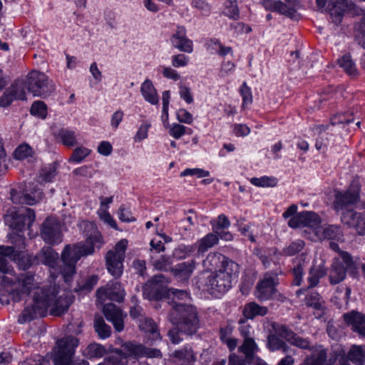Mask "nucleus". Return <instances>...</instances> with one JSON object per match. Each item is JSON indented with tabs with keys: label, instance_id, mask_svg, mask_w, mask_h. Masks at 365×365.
Masks as SVG:
<instances>
[{
	"label": "nucleus",
	"instance_id": "43",
	"mask_svg": "<svg viewBox=\"0 0 365 365\" xmlns=\"http://www.w3.org/2000/svg\"><path fill=\"white\" fill-rule=\"evenodd\" d=\"M250 182L257 187H274L277 184V180L274 177L262 176L260 178H251Z\"/></svg>",
	"mask_w": 365,
	"mask_h": 365
},
{
	"label": "nucleus",
	"instance_id": "24",
	"mask_svg": "<svg viewBox=\"0 0 365 365\" xmlns=\"http://www.w3.org/2000/svg\"><path fill=\"white\" fill-rule=\"evenodd\" d=\"M263 5L267 10L276 11L290 17L292 16L295 12L294 8H292L291 6H288L287 4H284L281 1L263 0Z\"/></svg>",
	"mask_w": 365,
	"mask_h": 365
},
{
	"label": "nucleus",
	"instance_id": "46",
	"mask_svg": "<svg viewBox=\"0 0 365 365\" xmlns=\"http://www.w3.org/2000/svg\"><path fill=\"white\" fill-rule=\"evenodd\" d=\"M172 263V257L168 255H162L159 259H154L152 262L154 268L160 271L169 270Z\"/></svg>",
	"mask_w": 365,
	"mask_h": 365
},
{
	"label": "nucleus",
	"instance_id": "3",
	"mask_svg": "<svg viewBox=\"0 0 365 365\" xmlns=\"http://www.w3.org/2000/svg\"><path fill=\"white\" fill-rule=\"evenodd\" d=\"M79 227L86 237V242L67 245L61 255L64 264L62 274L66 282H70L72 275L76 272V264L81 257L92 254L95 247L99 248L101 245V236L94 223L82 221Z\"/></svg>",
	"mask_w": 365,
	"mask_h": 365
},
{
	"label": "nucleus",
	"instance_id": "6",
	"mask_svg": "<svg viewBox=\"0 0 365 365\" xmlns=\"http://www.w3.org/2000/svg\"><path fill=\"white\" fill-rule=\"evenodd\" d=\"M38 90L52 91L56 90V85L43 73L34 71L29 73L26 80L15 81L9 91H38Z\"/></svg>",
	"mask_w": 365,
	"mask_h": 365
},
{
	"label": "nucleus",
	"instance_id": "47",
	"mask_svg": "<svg viewBox=\"0 0 365 365\" xmlns=\"http://www.w3.org/2000/svg\"><path fill=\"white\" fill-rule=\"evenodd\" d=\"M30 113L32 115L45 119L47 115L46 105L43 101H35L31 107Z\"/></svg>",
	"mask_w": 365,
	"mask_h": 365
},
{
	"label": "nucleus",
	"instance_id": "58",
	"mask_svg": "<svg viewBox=\"0 0 365 365\" xmlns=\"http://www.w3.org/2000/svg\"><path fill=\"white\" fill-rule=\"evenodd\" d=\"M98 213L101 220H103L105 222L110 225L112 227L116 228L115 221L113 219V217L106 208L99 209Z\"/></svg>",
	"mask_w": 365,
	"mask_h": 365
},
{
	"label": "nucleus",
	"instance_id": "14",
	"mask_svg": "<svg viewBox=\"0 0 365 365\" xmlns=\"http://www.w3.org/2000/svg\"><path fill=\"white\" fill-rule=\"evenodd\" d=\"M165 278L163 274L153 277L143 288V296L149 299H162L167 293L163 283Z\"/></svg>",
	"mask_w": 365,
	"mask_h": 365
},
{
	"label": "nucleus",
	"instance_id": "57",
	"mask_svg": "<svg viewBox=\"0 0 365 365\" xmlns=\"http://www.w3.org/2000/svg\"><path fill=\"white\" fill-rule=\"evenodd\" d=\"M150 125V123L148 122L143 123L136 133L134 140L137 142L145 139L148 137V131Z\"/></svg>",
	"mask_w": 365,
	"mask_h": 365
},
{
	"label": "nucleus",
	"instance_id": "36",
	"mask_svg": "<svg viewBox=\"0 0 365 365\" xmlns=\"http://www.w3.org/2000/svg\"><path fill=\"white\" fill-rule=\"evenodd\" d=\"M106 354V348L98 343L90 344L83 351V355L88 359L101 358Z\"/></svg>",
	"mask_w": 365,
	"mask_h": 365
},
{
	"label": "nucleus",
	"instance_id": "54",
	"mask_svg": "<svg viewBox=\"0 0 365 365\" xmlns=\"http://www.w3.org/2000/svg\"><path fill=\"white\" fill-rule=\"evenodd\" d=\"M128 361L127 356L115 354L107 358L103 365H128Z\"/></svg>",
	"mask_w": 365,
	"mask_h": 365
},
{
	"label": "nucleus",
	"instance_id": "23",
	"mask_svg": "<svg viewBox=\"0 0 365 365\" xmlns=\"http://www.w3.org/2000/svg\"><path fill=\"white\" fill-rule=\"evenodd\" d=\"M173 356L176 365H194L197 359L191 346H185L173 352Z\"/></svg>",
	"mask_w": 365,
	"mask_h": 365
},
{
	"label": "nucleus",
	"instance_id": "53",
	"mask_svg": "<svg viewBox=\"0 0 365 365\" xmlns=\"http://www.w3.org/2000/svg\"><path fill=\"white\" fill-rule=\"evenodd\" d=\"M91 153V150L84 147L76 148L69 158L70 162L80 163Z\"/></svg>",
	"mask_w": 365,
	"mask_h": 365
},
{
	"label": "nucleus",
	"instance_id": "38",
	"mask_svg": "<svg viewBox=\"0 0 365 365\" xmlns=\"http://www.w3.org/2000/svg\"><path fill=\"white\" fill-rule=\"evenodd\" d=\"M219 241L218 236L216 233H209L202 238L198 242L197 252L198 254L204 253L209 248H211Z\"/></svg>",
	"mask_w": 365,
	"mask_h": 365
},
{
	"label": "nucleus",
	"instance_id": "16",
	"mask_svg": "<svg viewBox=\"0 0 365 365\" xmlns=\"http://www.w3.org/2000/svg\"><path fill=\"white\" fill-rule=\"evenodd\" d=\"M97 297L104 301L106 299L120 302L124 299L125 291L120 284L116 281H110L106 287L98 289Z\"/></svg>",
	"mask_w": 365,
	"mask_h": 365
},
{
	"label": "nucleus",
	"instance_id": "30",
	"mask_svg": "<svg viewBox=\"0 0 365 365\" xmlns=\"http://www.w3.org/2000/svg\"><path fill=\"white\" fill-rule=\"evenodd\" d=\"M139 327L141 330L149 334V339L156 341L160 339V334L155 322L150 318L143 317L140 319Z\"/></svg>",
	"mask_w": 365,
	"mask_h": 365
},
{
	"label": "nucleus",
	"instance_id": "64",
	"mask_svg": "<svg viewBox=\"0 0 365 365\" xmlns=\"http://www.w3.org/2000/svg\"><path fill=\"white\" fill-rule=\"evenodd\" d=\"M222 43L218 39L210 38L205 43V46L208 51H210L212 53H216L218 54V50L221 47Z\"/></svg>",
	"mask_w": 365,
	"mask_h": 365
},
{
	"label": "nucleus",
	"instance_id": "42",
	"mask_svg": "<svg viewBox=\"0 0 365 365\" xmlns=\"http://www.w3.org/2000/svg\"><path fill=\"white\" fill-rule=\"evenodd\" d=\"M303 217V226L309 227L314 233V228L318 226H321L320 217L318 215L312 212L304 211L302 212Z\"/></svg>",
	"mask_w": 365,
	"mask_h": 365
},
{
	"label": "nucleus",
	"instance_id": "44",
	"mask_svg": "<svg viewBox=\"0 0 365 365\" xmlns=\"http://www.w3.org/2000/svg\"><path fill=\"white\" fill-rule=\"evenodd\" d=\"M267 346L274 351L282 349L284 353L288 351L289 346L275 335H269L267 338Z\"/></svg>",
	"mask_w": 365,
	"mask_h": 365
},
{
	"label": "nucleus",
	"instance_id": "28",
	"mask_svg": "<svg viewBox=\"0 0 365 365\" xmlns=\"http://www.w3.org/2000/svg\"><path fill=\"white\" fill-rule=\"evenodd\" d=\"M346 268L342 262L334 260L331 264L329 272V282L331 284H336L342 282L346 277Z\"/></svg>",
	"mask_w": 365,
	"mask_h": 365
},
{
	"label": "nucleus",
	"instance_id": "31",
	"mask_svg": "<svg viewBox=\"0 0 365 365\" xmlns=\"http://www.w3.org/2000/svg\"><path fill=\"white\" fill-rule=\"evenodd\" d=\"M337 63L339 67L341 68L349 76L354 77L359 74L355 63L352 60L350 54L347 53L344 55L337 60Z\"/></svg>",
	"mask_w": 365,
	"mask_h": 365
},
{
	"label": "nucleus",
	"instance_id": "27",
	"mask_svg": "<svg viewBox=\"0 0 365 365\" xmlns=\"http://www.w3.org/2000/svg\"><path fill=\"white\" fill-rule=\"evenodd\" d=\"M227 262H233L227 259L225 255L217 253H210L205 259L203 260V265L206 269H212L215 268H223Z\"/></svg>",
	"mask_w": 365,
	"mask_h": 365
},
{
	"label": "nucleus",
	"instance_id": "51",
	"mask_svg": "<svg viewBox=\"0 0 365 365\" xmlns=\"http://www.w3.org/2000/svg\"><path fill=\"white\" fill-rule=\"evenodd\" d=\"M305 245V243L302 240H297L292 242L288 247L283 249V253L287 256L294 255L302 250Z\"/></svg>",
	"mask_w": 365,
	"mask_h": 365
},
{
	"label": "nucleus",
	"instance_id": "9",
	"mask_svg": "<svg viewBox=\"0 0 365 365\" xmlns=\"http://www.w3.org/2000/svg\"><path fill=\"white\" fill-rule=\"evenodd\" d=\"M36 218L34 211L31 208H22L16 210L15 208L9 209L4 215V221L11 229L18 232L22 231L26 226L29 228Z\"/></svg>",
	"mask_w": 365,
	"mask_h": 365
},
{
	"label": "nucleus",
	"instance_id": "32",
	"mask_svg": "<svg viewBox=\"0 0 365 365\" xmlns=\"http://www.w3.org/2000/svg\"><path fill=\"white\" fill-rule=\"evenodd\" d=\"M327 274L326 268L322 266H312L309 272V277L307 282L309 283L308 288H312L316 287L319 279L323 278Z\"/></svg>",
	"mask_w": 365,
	"mask_h": 365
},
{
	"label": "nucleus",
	"instance_id": "49",
	"mask_svg": "<svg viewBox=\"0 0 365 365\" xmlns=\"http://www.w3.org/2000/svg\"><path fill=\"white\" fill-rule=\"evenodd\" d=\"M33 150L27 144H22L18 146L14 152V157L16 160H24L32 156Z\"/></svg>",
	"mask_w": 365,
	"mask_h": 365
},
{
	"label": "nucleus",
	"instance_id": "40",
	"mask_svg": "<svg viewBox=\"0 0 365 365\" xmlns=\"http://www.w3.org/2000/svg\"><path fill=\"white\" fill-rule=\"evenodd\" d=\"M305 303L308 307H312L317 310L323 311L324 309V302L317 292H311L307 295Z\"/></svg>",
	"mask_w": 365,
	"mask_h": 365
},
{
	"label": "nucleus",
	"instance_id": "59",
	"mask_svg": "<svg viewBox=\"0 0 365 365\" xmlns=\"http://www.w3.org/2000/svg\"><path fill=\"white\" fill-rule=\"evenodd\" d=\"M239 323L240 324L239 330L245 339L251 337L252 327L249 324L247 323V319H240Z\"/></svg>",
	"mask_w": 365,
	"mask_h": 365
},
{
	"label": "nucleus",
	"instance_id": "20",
	"mask_svg": "<svg viewBox=\"0 0 365 365\" xmlns=\"http://www.w3.org/2000/svg\"><path fill=\"white\" fill-rule=\"evenodd\" d=\"M314 235L319 240H335L343 241L344 234L341 227L336 225H324L314 228Z\"/></svg>",
	"mask_w": 365,
	"mask_h": 365
},
{
	"label": "nucleus",
	"instance_id": "18",
	"mask_svg": "<svg viewBox=\"0 0 365 365\" xmlns=\"http://www.w3.org/2000/svg\"><path fill=\"white\" fill-rule=\"evenodd\" d=\"M275 332L295 346L302 349H310L311 343L308 339L297 335L285 325H277L275 327Z\"/></svg>",
	"mask_w": 365,
	"mask_h": 365
},
{
	"label": "nucleus",
	"instance_id": "19",
	"mask_svg": "<svg viewBox=\"0 0 365 365\" xmlns=\"http://www.w3.org/2000/svg\"><path fill=\"white\" fill-rule=\"evenodd\" d=\"M103 314L106 318L112 322L117 331H121L124 329V319L126 314L117 307L114 304H107L103 307Z\"/></svg>",
	"mask_w": 365,
	"mask_h": 365
},
{
	"label": "nucleus",
	"instance_id": "34",
	"mask_svg": "<svg viewBox=\"0 0 365 365\" xmlns=\"http://www.w3.org/2000/svg\"><path fill=\"white\" fill-rule=\"evenodd\" d=\"M93 326L96 332L101 339H106L110 336L111 328L105 322L103 317L96 315L95 317Z\"/></svg>",
	"mask_w": 365,
	"mask_h": 365
},
{
	"label": "nucleus",
	"instance_id": "5",
	"mask_svg": "<svg viewBox=\"0 0 365 365\" xmlns=\"http://www.w3.org/2000/svg\"><path fill=\"white\" fill-rule=\"evenodd\" d=\"M238 272V264L235 262H227L223 268H220L207 277L205 285L212 294L219 297L231 288L232 282Z\"/></svg>",
	"mask_w": 365,
	"mask_h": 365
},
{
	"label": "nucleus",
	"instance_id": "25",
	"mask_svg": "<svg viewBox=\"0 0 365 365\" xmlns=\"http://www.w3.org/2000/svg\"><path fill=\"white\" fill-rule=\"evenodd\" d=\"M268 313L266 307L260 306L255 302L247 303L243 308L242 314L246 319H253L257 316L264 317Z\"/></svg>",
	"mask_w": 365,
	"mask_h": 365
},
{
	"label": "nucleus",
	"instance_id": "35",
	"mask_svg": "<svg viewBox=\"0 0 365 365\" xmlns=\"http://www.w3.org/2000/svg\"><path fill=\"white\" fill-rule=\"evenodd\" d=\"M168 297L165 298V300L167 301V303L170 304L171 309H173V306L175 302L177 304H182L178 302L179 300H185L189 298V294L186 291L184 290H178L174 289H170L167 290Z\"/></svg>",
	"mask_w": 365,
	"mask_h": 365
},
{
	"label": "nucleus",
	"instance_id": "61",
	"mask_svg": "<svg viewBox=\"0 0 365 365\" xmlns=\"http://www.w3.org/2000/svg\"><path fill=\"white\" fill-rule=\"evenodd\" d=\"M98 280V276L92 275L88 277L82 286L79 287V289L90 292L96 285Z\"/></svg>",
	"mask_w": 365,
	"mask_h": 365
},
{
	"label": "nucleus",
	"instance_id": "26",
	"mask_svg": "<svg viewBox=\"0 0 365 365\" xmlns=\"http://www.w3.org/2000/svg\"><path fill=\"white\" fill-rule=\"evenodd\" d=\"M36 258L38 263L53 267L58 259V254L51 247H43L36 255Z\"/></svg>",
	"mask_w": 365,
	"mask_h": 365
},
{
	"label": "nucleus",
	"instance_id": "48",
	"mask_svg": "<svg viewBox=\"0 0 365 365\" xmlns=\"http://www.w3.org/2000/svg\"><path fill=\"white\" fill-rule=\"evenodd\" d=\"M257 349V346L252 337L245 338L243 344L240 347V350L244 353L247 357L252 356Z\"/></svg>",
	"mask_w": 365,
	"mask_h": 365
},
{
	"label": "nucleus",
	"instance_id": "1",
	"mask_svg": "<svg viewBox=\"0 0 365 365\" xmlns=\"http://www.w3.org/2000/svg\"><path fill=\"white\" fill-rule=\"evenodd\" d=\"M37 282L38 286L31 291H34L32 304L26 307L19 317L18 321L21 324L44 317L48 309L52 315L60 316L68 310L72 303V298L67 294L57 297L58 287H39L40 282L38 280Z\"/></svg>",
	"mask_w": 365,
	"mask_h": 365
},
{
	"label": "nucleus",
	"instance_id": "52",
	"mask_svg": "<svg viewBox=\"0 0 365 365\" xmlns=\"http://www.w3.org/2000/svg\"><path fill=\"white\" fill-rule=\"evenodd\" d=\"M353 115V111L336 114L331 118V123L333 125L337 124L350 123L354 120V118H352Z\"/></svg>",
	"mask_w": 365,
	"mask_h": 365
},
{
	"label": "nucleus",
	"instance_id": "13",
	"mask_svg": "<svg viewBox=\"0 0 365 365\" xmlns=\"http://www.w3.org/2000/svg\"><path fill=\"white\" fill-rule=\"evenodd\" d=\"M341 222L349 228L355 230L359 235H365V211L360 212L347 210L342 212Z\"/></svg>",
	"mask_w": 365,
	"mask_h": 365
},
{
	"label": "nucleus",
	"instance_id": "62",
	"mask_svg": "<svg viewBox=\"0 0 365 365\" xmlns=\"http://www.w3.org/2000/svg\"><path fill=\"white\" fill-rule=\"evenodd\" d=\"M178 120L181 123L190 124L192 122V115L185 109H180L177 113Z\"/></svg>",
	"mask_w": 365,
	"mask_h": 365
},
{
	"label": "nucleus",
	"instance_id": "4",
	"mask_svg": "<svg viewBox=\"0 0 365 365\" xmlns=\"http://www.w3.org/2000/svg\"><path fill=\"white\" fill-rule=\"evenodd\" d=\"M173 309L170 311V321L182 333L192 335L197 332L199 328L197 311L190 304H177L175 302Z\"/></svg>",
	"mask_w": 365,
	"mask_h": 365
},
{
	"label": "nucleus",
	"instance_id": "12",
	"mask_svg": "<svg viewBox=\"0 0 365 365\" xmlns=\"http://www.w3.org/2000/svg\"><path fill=\"white\" fill-rule=\"evenodd\" d=\"M359 199V185L357 182H353L344 192H337L335 195L334 207L335 210H343L349 205L357 202Z\"/></svg>",
	"mask_w": 365,
	"mask_h": 365
},
{
	"label": "nucleus",
	"instance_id": "50",
	"mask_svg": "<svg viewBox=\"0 0 365 365\" xmlns=\"http://www.w3.org/2000/svg\"><path fill=\"white\" fill-rule=\"evenodd\" d=\"M210 223L215 233H218V230L221 229H227L230 226V220L223 214L220 215L216 220H212Z\"/></svg>",
	"mask_w": 365,
	"mask_h": 365
},
{
	"label": "nucleus",
	"instance_id": "55",
	"mask_svg": "<svg viewBox=\"0 0 365 365\" xmlns=\"http://www.w3.org/2000/svg\"><path fill=\"white\" fill-rule=\"evenodd\" d=\"M56 175V168L54 165H49L41 169L39 177L44 182H51Z\"/></svg>",
	"mask_w": 365,
	"mask_h": 365
},
{
	"label": "nucleus",
	"instance_id": "56",
	"mask_svg": "<svg viewBox=\"0 0 365 365\" xmlns=\"http://www.w3.org/2000/svg\"><path fill=\"white\" fill-rule=\"evenodd\" d=\"M187 175H196L197 178L207 177L210 175L209 171L200 169V168H187L182 173L180 176Z\"/></svg>",
	"mask_w": 365,
	"mask_h": 365
},
{
	"label": "nucleus",
	"instance_id": "60",
	"mask_svg": "<svg viewBox=\"0 0 365 365\" xmlns=\"http://www.w3.org/2000/svg\"><path fill=\"white\" fill-rule=\"evenodd\" d=\"M188 58L184 54H178L172 57V65L174 67H183L187 66Z\"/></svg>",
	"mask_w": 365,
	"mask_h": 365
},
{
	"label": "nucleus",
	"instance_id": "21",
	"mask_svg": "<svg viewBox=\"0 0 365 365\" xmlns=\"http://www.w3.org/2000/svg\"><path fill=\"white\" fill-rule=\"evenodd\" d=\"M319 8L323 9L326 6L331 16H334L336 21H340L346 6V0H316Z\"/></svg>",
	"mask_w": 365,
	"mask_h": 365
},
{
	"label": "nucleus",
	"instance_id": "2",
	"mask_svg": "<svg viewBox=\"0 0 365 365\" xmlns=\"http://www.w3.org/2000/svg\"><path fill=\"white\" fill-rule=\"evenodd\" d=\"M19 250L13 246H0V284L6 288H10V294L14 302L21 300L23 296H27L38 286L34 273L27 272L17 276L8 258L14 259Z\"/></svg>",
	"mask_w": 365,
	"mask_h": 365
},
{
	"label": "nucleus",
	"instance_id": "41",
	"mask_svg": "<svg viewBox=\"0 0 365 365\" xmlns=\"http://www.w3.org/2000/svg\"><path fill=\"white\" fill-rule=\"evenodd\" d=\"M224 14L231 19H239L240 10L237 6V0H227L225 2Z\"/></svg>",
	"mask_w": 365,
	"mask_h": 365
},
{
	"label": "nucleus",
	"instance_id": "22",
	"mask_svg": "<svg viewBox=\"0 0 365 365\" xmlns=\"http://www.w3.org/2000/svg\"><path fill=\"white\" fill-rule=\"evenodd\" d=\"M345 322L351 326V329L365 336V315L357 312L346 313L343 316Z\"/></svg>",
	"mask_w": 365,
	"mask_h": 365
},
{
	"label": "nucleus",
	"instance_id": "17",
	"mask_svg": "<svg viewBox=\"0 0 365 365\" xmlns=\"http://www.w3.org/2000/svg\"><path fill=\"white\" fill-rule=\"evenodd\" d=\"M172 46L180 51L190 53L193 51L192 41L187 37L186 29L182 26H178L175 31L170 37Z\"/></svg>",
	"mask_w": 365,
	"mask_h": 365
},
{
	"label": "nucleus",
	"instance_id": "45",
	"mask_svg": "<svg viewBox=\"0 0 365 365\" xmlns=\"http://www.w3.org/2000/svg\"><path fill=\"white\" fill-rule=\"evenodd\" d=\"M58 135L66 146L73 147L77 143L74 131L62 129L59 131Z\"/></svg>",
	"mask_w": 365,
	"mask_h": 365
},
{
	"label": "nucleus",
	"instance_id": "11",
	"mask_svg": "<svg viewBox=\"0 0 365 365\" xmlns=\"http://www.w3.org/2000/svg\"><path fill=\"white\" fill-rule=\"evenodd\" d=\"M276 273L267 272L263 278L260 279L255 292V297L260 301H267L272 299L277 293L276 286L279 283Z\"/></svg>",
	"mask_w": 365,
	"mask_h": 365
},
{
	"label": "nucleus",
	"instance_id": "7",
	"mask_svg": "<svg viewBox=\"0 0 365 365\" xmlns=\"http://www.w3.org/2000/svg\"><path fill=\"white\" fill-rule=\"evenodd\" d=\"M42 197L43 192L32 183L19 184L10 190V198L16 205H33L38 202Z\"/></svg>",
	"mask_w": 365,
	"mask_h": 365
},
{
	"label": "nucleus",
	"instance_id": "37",
	"mask_svg": "<svg viewBox=\"0 0 365 365\" xmlns=\"http://www.w3.org/2000/svg\"><path fill=\"white\" fill-rule=\"evenodd\" d=\"M347 358L356 365H364L365 354L362 346L353 345L347 354Z\"/></svg>",
	"mask_w": 365,
	"mask_h": 365
},
{
	"label": "nucleus",
	"instance_id": "29",
	"mask_svg": "<svg viewBox=\"0 0 365 365\" xmlns=\"http://www.w3.org/2000/svg\"><path fill=\"white\" fill-rule=\"evenodd\" d=\"M195 268V262L190 260L177 264L172 269V272L181 280H187L191 276Z\"/></svg>",
	"mask_w": 365,
	"mask_h": 365
},
{
	"label": "nucleus",
	"instance_id": "63",
	"mask_svg": "<svg viewBox=\"0 0 365 365\" xmlns=\"http://www.w3.org/2000/svg\"><path fill=\"white\" fill-rule=\"evenodd\" d=\"M186 128L180 124L173 125L170 129V135L173 138L178 139L185 133Z\"/></svg>",
	"mask_w": 365,
	"mask_h": 365
},
{
	"label": "nucleus",
	"instance_id": "15",
	"mask_svg": "<svg viewBox=\"0 0 365 365\" xmlns=\"http://www.w3.org/2000/svg\"><path fill=\"white\" fill-rule=\"evenodd\" d=\"M41 235L48 244H57L61 242L60 225L54 218H47L42 224Z\"/></svg>",
	"mask_w": 365,
	"mask_h": 365
},
{
	"label": "nucleus",
	"instance_id": "33",
	"mask_svg": "<svg viewBox=\"0 0 365 365\" xmlns=\"http://www.w3.org/2000/svg\"><path fill=\"white\" fill-rule=\"evenodd\" d=\"M122 348L123 350L125 352V356L128 355L136 359L143 357L145 346L141 344L133 341H128L125 342L122 346Z\"/></svg>",
	"mask_w": 365,
	"mask_h": 365
},
{
	"label": "nucleus",
	"instance_id": "39",
	"mask_svg": "<svg viewBox=\"0 0 365 365\" xmlns=\"http://www.w3.org/2000/svg\"><path fill=\"white\" fill-rule=\"evenodd\" d=\"M307 358H311L314 365H331L327 359V351L322 346L316 347L311 356Z\"/></svg>",
	"mask_w": 365,
	"mask_h": 365
},
{
	"label": "nucleus",
	"instance_id": "8",
	"mask_svg": "<svg viewBox=\"0 0 365 365\" xmlns=\"http://www.w3.org/2000/svg\"><path fill=\"white\" fill-rule=\"evenodd\" d=\"M78 345V339L72 336L58 340L53 356L54 365H71Z\"/></svg>",
	"mask_w": 365,
	"mask_h": 365
},
{
	"label": "nucleus",
	"instance_id": "10",
	"mask_svg": "<svg viewBox=\"0 0 365 365\" xmlns=\"http://www.w3.org/2000/svg\"><path fill=\"white\" fill-rule=\"evenodd\" d=\"M127 244L126 240H121L115 245L113 250L108 252L106 256L108 271L115 278L120 277L123 273V262Z\"/></svg>",
	"mask_w": 365,
	"mask_h": 365
}]
</instances>
